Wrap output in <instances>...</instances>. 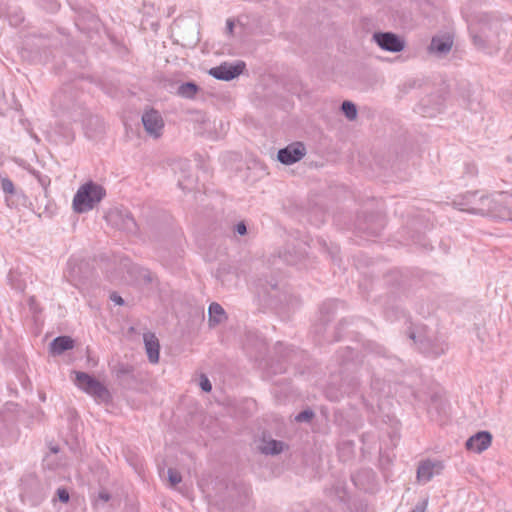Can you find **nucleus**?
Returning <instances> with one entry per match:
<instances>
[{
	"instance_id": "nucleus-1",
	"label": "nucleus",
	"mask_w": 512,
	"mask_h": 512,
	"mask_svg": "<svg viewBox=\"0 0 512 512\" xmlns=\"http://www.w3.org/2000/svg\"><path fill=\"white\" fill-rule=\"evenodd\" d=\"M52 107L57 116L69 121L76 122L83 116V109L70 89L58 91L52 98Z\"/></svg>"
},
{
	"instance_id": "nucleus-2",
	"label": "nucleus",
	"mask_w": 512,
	"mask_h": 512,
	"mask_svg": "<svg viewBox=\"0 0 512 512\" xmlns=\"http://www.w3.org/2000/svg\"><path fill=\"white\" fill-rule=\"evenodd\" d=\"M106 195L105 189L93 182L82 185L73 198V209L77 213L92 210Z\"/></svg>"
},
{
	"instance_id": "nucleus-3",
	"label": "nucleus",
	"mask_w": 512,
	"mask_h": 512,
	"mask_svg": "<svg viewBox=\"0 0 512 512\" xmlns=\"http://www.w3.org/2000/svg\"><path fill=\"white\" fill-rule=\"evenodd\" d=\"M75 385L86 394L93 397L97 403H109L112 399L107 387L86 372L75 371Z\"/></svg>"
},
{
	"instance_id": "nucleus-4",
	"label": "nucleus",
	"mask_w": 512,
	"mask_h": 512,
	"mask_svg": "<svg viewBox=\"0 0 512 512\" xmlns=\"http://www.w3.org/2000/svg\"><path fill=\"white\" fill-rule=\"evenodd\" d=\"M107 221L127 233H136L138 230L137 223L132 214L127 209L111 210L106 216Z\"/></svg>"
},
{
	"instance_id": "nucleus-5",
	"label": "nucleus",
	"mask_w": 512,
	"mask_h": 512,
	"mask_svg": "<svg viewBox=\"0 0 512 512\" xmlns=\"http://www.w3.org/2000/svg\"><path fill=\"white\" fill-rule=\"evenodd\" d=\"M373 40L381 49L393 53L401 52L405 47L403 39L392 32H376Z\"/></svg>"
},
{
	"instance_id": "nucleus-6",
	"label": "nucleus",
	"mask_w": 512,
	"mask_h": 512,
	"mask_svg": "<svg viewBox=\"0 0 512 512\" xmlns=\"http://www.w3.org/2000/svg\"><path fill=\"white\" fill-rule=\"evenodd\" d=\"M444 469V463L440 460L426 459L419 463L417 468V481L425 484L434 476L440 475Z\"/></svg>"
},
{
	"instance_id": "nucleus-7",
	"label": "nucleus",
	"mask_w": 512,
	"mask_h": 512,
	"mask_svg": "<svg viewBox=\"0 0 512 512\" xmlns=\"http://www.w3.org/2000/svg\"><path fill=\"white\" fill-rule=\"evenodd\" d=\"M245 68V63L237 61L234 64L222 63L209 70V74L218 80L230 81L239 76Z\"/></svg>"
},
{
	"instance_id": "nucleus-8",
	"label": "nucleus",
	"mask_w": 512,
	"mask_h": 512,
	"mask_svg": "<svg viewBox=\"0 0 512 512\" xmlns=\"http://www.w3.org/2000/svg\"><path fill=\"white\" fill-rule=\"evenodd\" d=\"M306 155V147L302 142H293L278 151L277 159L284 165L300 161Z\"/></svg>"
},
{
	"instance_id": "nucleus-9",
	"label": "nucleus",
	"mask_w": 512,
	"mask_h": 512,
	"mask_svg": "<svg viewBox=\"0 0 512 512\" xmlns=\"http://www.w3.org/2000/svg\"><path fill=\"white\" fill-rule=\"evenodd\" d=\"M142 123L146 132L150 136H153L154 138L161 136L164 128V121L158 111L154 109L146 111L142 116Z\"/></svg>"
},
{
	"instance_id": "nucleus-10",
	"label": "nucleus",
	"mask_w": 512,
	"mask_h": 512,
	"mask_svg": "<svg viewBox=\"0 0 512 512\" xmlns=\"http://www.w3.org/2000/svg\"><path fill=\"white\" fill-rule=\"evenodd\" d=\"M409 338L412 339L415 343H419V349L430 356L438 357L442 355L447 346L445 344H435L429 338H422L421 335H416L415 332L411 331L409 334Z\"/></svg>"
},
{
	"instance_id": "nucleus-11",
	"label": "nucleus",
	"mask_w": 512,
	"mask_h": 512,
	"mask_svg": "<svg viewBox=\"0 0 512 512\" xmlns=\"http://www.w3.org/2000/svg\"><path fill=\"white\" fill-rule=\"evenodd\" d=\"M143 339L149 361L153 364L158 363L160 344L157 337L153 333H145Z\"/></svg>"
},
{
	"instance_id": "nucleus-12",
	"label": "nucleus",
	"mask_w": 512,
	"mask_h": 512,
	"mask_svg": "<svg viewBox=\"0 0 512 512\" xmlns=\"http://www.w3.org/2000/svg\"><path fill=\"white\" fill-rule=\"evenodd\" d=\"M453 46V39L448 36H435L432 38L429 49L439 55L447 54Z\"/></svg>"
},
{
	"instance_id": "nucleus-13",
	"label": "nucleus",
	"mask_w": 512,
	"mask_h": 512,
	"mask_svg": "<svg viewBox=\"0 0 512 512\" xmlns=\"http://www.w3.org/2000/svg\"><path fill=\"white\" fill-rule=\"evenodd\" d=\"M74 347V340L69 336H58L52 340L49 345V351L52 355H61L65 351Z\"/></svg>"
},
{
	"instance_id": "nucleus-14",
	"label": "nucleus",
	"mask_w": 512,
	"mask_h": 512,
	"mask_svg": "<svg viewBox=\"0 0 512 512\" xmlns=\"http://www.w3.org/2000/svg\"><path fill=\"white\" fill-rule=\"evenodd\" d=\"M112 374L119 380L122 384L128 382L129 380H134V367L127 363H117L111 369Z\"/></svg>"
},
{
	"instance_id": "nucleus-15",
	"label": "nucleus",
	"mask_w": 512,
	"mask_h": 512,
	"mask_svg": "<svg viewBox=\"0 0 512 512\" xmlns=\"http://www.w3.org/2000/svg\"><path fill=\"white\" fill-rule=\"evenodd\" d=\"M208 315L210 326L218 325L226 319L225 310L219 303L216 302H213L209 305Z\"/></svg>"
},
{
	"instance_id": "nucleus-16",
	"label": "nucleus",
	"mask_w": 512,
	"mask_h": 512,
	"mask_svg": "<svg viewBox=\"0 0 512 512\" xmlns=\"http://www.w3.org/2000/svg\"><path fill=\"white\" fill-rule=\"evenodd\" d=\"M260 450L262 453L266 455H276L282 452L283 450V442L270 439V440H263V443L260 447Z\"/></svg>"
},
{
	"instance_id": "nucleus-17",
	"label": "nucleus",
	"mask_w": 512,
	"mask_h": 512,
	"mask_svg": "<svg viewBox=\"0 0 512 512\" xmlns=\"http://www.w3.org/2000/svg\"><path fill=\"white\" fill-rule=\"evenodd\" d=\"M198 87L193 82H186L178 87V94L184 98L192 99L196 95Z\"/></svg>"
},
{
	"instance_id": "nucleus-18",
	"label": "nucleus",
	"mask_w": 512,
	"mask_h": 512,
	"mask_svg": "<svg viewBox=\"0 0 512 512\" xmlns=\"http://www.w3.org/2000/svg\"><path fill=\"white\" fill-rule=\"evenodd\" d=\"M8 280L13 289L23 291L25 288V281L19 278L17 271L11 270L8 274Z\"/></svg>"
},
{
	"instance_id": "nucleus-19",
	"label": "nucleus",
	"mask_w": 512,
	"mask_h": 512,
	"mask_svg": "<svg viewBox=\"0 0 512 512\" xmlns=\"http://www.w3.org/2000/svg\"><path fill=\"white\" fill-rule=\"evenodd\" d=\"M341 110L348 120H354L357 117L356 105L350 101H344L341 105Z\"/></svg>"
},
{
	"instance_id": "nucleus-20",
	"label": "nucleus",
	"mask_w": 512,
	"mask_h": 512,
	"mask_svg": "<svg viewBox=\"0 0 512 512\" xmlns=\"http://www.w3.org/2000/svg\"><path fill=\"white\" fill-rule=\"evenodd\" d=\"M466 449L470 451H475L476 453H480V431L473 434L467 441H466Z\"/></svg>"
},
{
	"instance_id": "nucleus-21",
	"label": "nucleus",
	"mask_w": 512,
	"mask_h": 512,
	"mask_svg": "<svg viewBox=\"0 0 512 512\" xmlns=\"http://www.w3.org/2000/svg\"><path fill=\"white\" fill-rule=\"evenodd\" d=\"M1 189L7 195H13L15 193V187L13 182L6 176L0 174Z\"/></svg>"
},
{
	"instance_id": "nucleus-22",
	"label": "nucleus",
	"mask_w": 512,
	"mask_h": 512,
	"mask_svg": "<svg viewBox=\"0 0 512 512\" xmlns=\"http://www.w3.org/2000/svg\"><path fill=\"white\" fill-rule=\"evenodd\" d=\"M43 466L49 470H56L60 466V462L56 456L47 454L43 459Z\"/></svg>"
},
{
	"instance_id": "nucleus-23",
	"label": "nucleus",
	"mask_w": 512,
	"mask_h": 512,
	"mask_svg": "<svg viewBox=\"0 0 512 512\" xmlns=\"http://www.w3.org/2000/svg\"><path fill=\"white\" fill-rule=\"evenodd\" d=\"M168 480L171 484V486H176L182 481V476L180 472L174 468L168 469Z\"/></svg>"
},
{
	"instance_id": "nucleus-24",
	"label": "nucleus",
	"mask_w": 512,
	"mask_h": 512,
	"mask_svg": "<svg viewBox=\"0 0 512 512\" xmlns=\"http://www.w3.org/2000/svg\"><path fill=\"white\" fill-rule=\"evenodd\" d=\"M314 417L312 410L307 409L296 415L295 420L297 422H308Z\"/></svg>"
},
{
	"instance_id": "nucleus-25",
	"label": "nucleus",
	"mask_w": 512,
	"mask_h": 512,
	"mask_svg": "<svg viewBox=\"0 0 512 512\" xmlns=\"http://www.w3.org/2000/svg\"><path fill=\"white\" fill-rule=\"evenodd\" d=\"M468 22V29H469V32H470V35L474 41L475 44H477L478 42V28H477V22L472 20H467Z\"/></svg>"
},
{
	"instance_id": "nucleus-26",
	"label": "nucleus",
	"mask_w": 512,
	"mask_h": 512,
	"mask_svg": "<svg viewBox=\"0 0 512 512\" xmlns=\"http://www.w3.org/2000/svg\"><path fill=\"white\" fill-rule=\"evenodd\" d=\"M8 109V102L6 99L5 92L2 87H0V114L4 113Z\"/></svg>"
},
{
	"instance_id": "nucleus-27",
	"label": "nucleus",
	"mask_w": 512,
	"mask_h": 512,
	"mask_svg": "<svg viewBox=\"0 0 512 512\" xmlns=\"http://www.w3.org/2000/svg\"><path fill=\"white\" fill-rule=\"evenodd\" d=\"M200 387L203 391L205 392H210L212 390V385H211V382L209 381V379L202 375L201 376V379H200Z\"/></svg>"
},
{
	"instance_id": "nucleus-28",
	"label": "nucleus",
	"mask_w": 512,
	"mask_h": 512,
	"mask_svg": "<svg viewBox=\"0 0 512 512\" xmlns=\"http://www.w3.org/2000/svg\"><path fill=\"white\" fill-rule=\"evenodd\" d=\"M428 504V499H423L421 502H418L411 512H425Z\"/></svg>"
},
{
	"instance_id": "nucleus-29",
	"label": "nucleus",
	"mask_w": 512,
	"mask_h": 512,
	"mask_svg": "<svg viewBox=\"0 0 512 512\" xmlns=\"http://www.w3.org/2000/svg\"><path fill=\"white\" fill-rule=\"evenodd\" d=\"M491 440L492 437L490 433L482 431V450L490 446Z\"/></svg>"
},
{
	"instance_id": "nucleus-30",
	"label": "nucleus",
	"mask_w": 512,
	"mask_h": 512,
	"mask_svg": "<svg viewBox=\"0 0 512 512\" xmlns=\"http://www.w3.org/2000/svg\"><path fill=\"white\" fill-rule=\"evenodd\" d=\"M57 495H58V498L61 502L63 503H66L69 501V493L66 489L64 488H59L57 490Z\"/></svg>"
},
{
	"instance_id": "nucleus-31",
	"label": "nucleus",
	"mask_w": 512,
	"mask_h": 512,
	"mask_svg": "<svg viewBox=\"0 0 512 512\" xmlns=\"http://www.w3.org/2000/svg\"><path fill=\"white\" fill-rule=\"evenodd\" d=\"M235 232H237L239 235H245L247 233L246 224L241 221L235 226Z\"/></svg>"
},
{
	"instance_id": "nucleus-32",
	"label": "nucleus",
	"mask_w": 512,
	"mask_h": 512,
	"mask_svg": "<svg viewBox=\"0 0 512 512\" xmlns=\"http://www.w3.org/2000/svg\"><path fill=\"white\" fill-rule=\"evenodd\" d=\"M110 299L111 301H113L116 305H123L124 304V300L123 298L118 295L116 292H113L111 293L110 295Z\"/></svg>"
},
{
	"instance_id": "nucleus-33",
	"label": "nucleus",
	"mask_w": 512,
	"mask_h": 512,
	"mask_svg": "<svg viewBox=\"0 0 512 512\" xmlns=\"http://www.w3.org/2000/svg\"><path fill=\"white\" fill-rule=\"evenodd\" d=\"M98 498L103 502H108L111 499V495L106 490H101L98 494Z\"/></svg>"
},
{
	"instance_id": "nucleus-34",
	"label": "nucleus",
	"mask_w": 512,
	"mask_h": 512,
	"mask_svg": "<svg viewBox=\"0 0 512 512\" xmlns=\"http://www.w3.org/2000/svg\"><path fill=\"white\" fill-rule=\"evenodd\" d=\"M233 29H234V22H233V20L228 19V20L226 21V30H227V33H228L229 35H231V34L233 33Z\"/></svg>"
},
{
	"instance_id": "nucleus-35",
	"label": "nucleus",
	"mask_w": 512,
	"mask_h": 512,
	"mask_svg": "<svg viewBox=\"0 0 512 512\" xmlns=\"http://www.w3.org/2000/svg\"><path fill=\"white\" fill-rule=\"evenodd\" d=\"M59 452V447L58 446H50V455H54L56 456V454Z\"/></svg>"
}]
</instances>
